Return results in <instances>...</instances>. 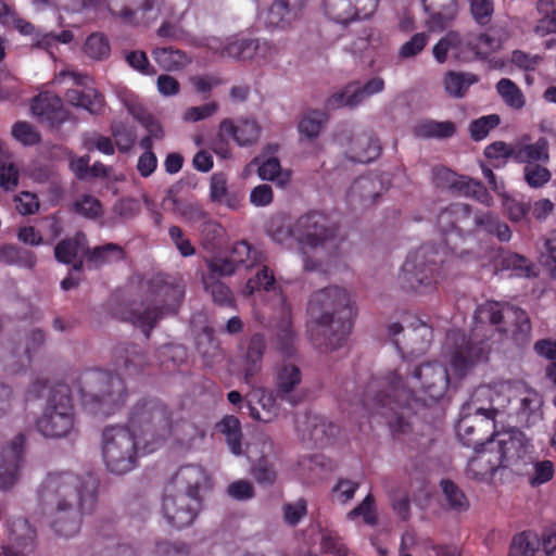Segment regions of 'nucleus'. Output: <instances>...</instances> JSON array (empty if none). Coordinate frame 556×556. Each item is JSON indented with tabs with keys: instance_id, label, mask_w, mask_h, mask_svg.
<instances>
[{
	"instance_id": "obj_1",
	"label": "nucleus",
	"mask_w": 556,
	"mask_h": 556,
	"mask_svg": "<svg viewBox=\"0 0 556 556\" xmlns=\"http://www.w3.org/2000/svg\"><path fill=\"white\" fill-rule=\"evenodd\" d=\"M192 425L174 419L173 412L156 397H142L131 407L127 425H111L102 430L101 450L106 469L125 475L136 468L139 452L150 454L173 440L182 444L192 435Z\"/></svg>"
},
{
	"instance_id": "obj_2",
	"label": "nucleus",
	"mask_w": 556,
	"mask_h": 556,
	"mask_svg": "<svg viewBox=\"0 0 556 556\" xmlns=\"http://www.w3.org/2000/svg\"><path fill=\"white\" fill-rule=\"evenodd\" d=\"M100 481L92 472L78 476L72 471L49 472L39 490L42 509L59 536L78 533L83 515L91 514L98 503Z\"/></svg>"
},
{
	"instance_id": "obj_3",
	"label": "nucleus",
	"mask_w": 556,
	"mask_h": 556,
	"mask_svg": "<svg viewBox=\"0 0 556 556\" xmlns=\"http://www.w3.org/2000/svg\"><path fill=\"white\" fill-rule=\"evenodd\" d=\"M307 313L312 325L308 329L313 344L321 352L341 348L353 328L355 308L343 288L331 286L311 295Z\"/></svg>"
},
{
	"instance_id": "obj_4",
	"label": "nucleus",
	"mask_w": 556,
	"mask_h": 556,
	"mask_svg": "<svg viewBox=\"0 0 556 556\" xmlns=\"http://www.w3.org/2000/svg\"><path fill=\"white\" fill-rule=\"evenodd\" d=\"M185 298V285L176 277L159 273L149 279L144 301L115 311V317L128 321L150 338L157 323L177 315Z\"/></svg>"
},
{
	"instance_id": "obj_5",
	"label": "nucleus",
	"mask_w": 556,
	"mask_h": 556,
	"mask_svg": "<svg viewBox=\"0 0 556 556\" xmlns=\"http://www.w3.org/2000/svg\"><path fill=\"white\" fill-rule=\"evenodd\" d=\"M462 346L456 348L451 355V369L439 362H426L413 371V378L418 380L420 391L430 403L441 401L451 389H456L459 382L481 362L486 361V351L482 342L466 340L462 334Z\"/></svg>"
},
{
	"instance_id": "obj_6",
	"label": "nucleus",
	"mask_w": 556,
	"mask_h": 556,
	"mask_svg": "<svg viewBox=\"0 0 556 556\" xmlns=\"http://www.w3.org/2000/svg\"><path fill=\"white\" fill-rule=\"evenodd\" d=\"M412 391L405 388L403 378L396 370L384 377H374L362 394L359 404L369 414H380L389 418L388 424L394 438L410 431L406 410H412Z\"/></svg>"
},
{
	"instance_id": "obj_7",
	"label": "nucleus",
	"mask_w": 556,
	"mask_h": 556,
	"mask_svg": "<svg viewBox=\"0 0 556 556\" xmlns=\"http://www.w3.org/2000/svg\"><path fill=\"white\" fill-rule=\"evenodd\" d=\"M81 405L90 414L109 416L121 408L128 391L123 378L102 369H88L77 378Z\"/></svg>"
},
{
	"instance_id": "obj_8",
	"label": "nucleus",
	"mask_w": 556,
	"mask_h": 556,
	"mask_svg": "<svg viewBox=\"0 0 556 556\" xmlns=\"http://www.w3.org/2000/svg\"><path fill=\"white\" fill-rule=\"evenodd\" d=\"M446 260L440 248L432 243L420 245L408 254L401 271L399 282L403 290L426 295L438 290L445 278Z\"/></svg>"
},
{
	"instance_id": "obj_9",
	"label": "nucleus",
	"mask_w": 556,
	"mask_h": 556,
	"mask_svg": "<svg viewBox=\"0 0 556 556\" xmlns=\"http://www.w3.org/2000/svg\"><path fill=\"white\" fill-rule=\"evenodd\" d=\"M491 389L485 386L477 388L469 401L463 406L460 417L456 426V433L463 445L467 447H483L494 445L492 432L496 424L498 409L479 405L481 397L488 399Z\"/></svg>"
},
{
	"instance_id": "obj_10",
	"label": "nucleus",
	"mask_w": 556,
	"mask_h": 556,
	"mask_svg": "<svg viewBox=\"0 0 556 556\" xmlns=\"http://www.w3.org/2000/svg\"><path fill=\"white\" fill-rule=\"evenodd\" d=\"M473 320L475 328L468 340L471 339L476 343L479 341L472 337L486 325L494 327L502 334L509 336L516 344H526L530 340L531 321L527 312L520 307L497 301H486L476 308ZM480 342L484 344L482 340Z\"/></svg>"
},
{
	"instance_id": "obj_11",
	"label": "nucleus",
	"mask_w": 556,
	"mask_h": 556,
	"mask_svg": "<svg viewBox=\"0 0 556 556\" xmlns=\"http://www.w3.org/2000/svg\"><path fill=\"white\" fill-rule=\"evenodd\" d=\"M285 231L278 230L273 235L274 240L281 241ZM338 227L330 222L327 215L318 211H311L301 215L286 235L294 237L301 245L304 269L317 270L320 262L307 255L306 249L317 250L328 245H337Z\"/></svg>"
},
{
	"instance_id": "obj_12",
	"label": "nucleus",
	"mask_w": 556,
	"mask_h": 556,
	"mask_svg": "<svg viewBox=\"0 0 556 556\" xmlns=\"http://www.w3.org/2000/svg\"><path fill=\"white\" fill-rule=\"evenodd\" d=\"M36 428L43 437L54 439L77 432L75 408L67 384L58 383L50 390L42 414L36 420Z\"/></svg>"
},
{
	"instance_id": "obj_13",
	"label": "nucleus",
	"mask_w": 556,
	"mask_h": 556,
	"mask_svg": "<svg viewBox=\"0 0 556 556\" xmlns=\"http://www.w3.org/2000/svg\"><path fill=\"white\" fill-rule=\"evenodd\" d=\"M471 223V206L466 203H451L440 210L437 215V226L444 237V244L453 254H457V244H451L450 238L463 241L468 238Z\"/></svg>"
},
{
	"instance_id": "obj_14",
	"label": "nucleus",
	"mask_w": 556,
	"mask_h": 556,
	"mask_svg": "<svg viewBox=\"0 0 556 556\" xmlns=\"http://www.w3.org/2000/svg\"><path fill=\"white\" fill-rule=\"evenodd\" d=\"M201 508L199 500L165 489L162 513L169 527L181 529L192 525Z\"/></svg>"
},
{
	"instance_id": "obj_15",
	"label": "nucleus",
	"mask_w": 556,
	"mask_h": 556,
	"mask_svg": "<svg viewBox=\"0 0 556 556\" xmlns=\"http://www.w3.org/2000/svg\"><path fill=\"white\" fill-rule=\"evenodd\" d=\"M383 89L384 80L381 77H374L364 85L351 81L326 100V109L356 108L367 98L382 92Z\"/></svg>"
},
{
	"instance_id": "obj_16",
	"label": "nucleus",
	"mask_w": 556,
	"mask_h": 556,
	"mask_svg": "<svg viewBox=\"0 0 556 556\" xmlns=\"http://www.w3.org/2000/svg\"><path fill=\"white\" fill-rule=\"evenodd\" d=\"M212 482L205 469L199 465H185L170 478L167 488L203 503L202 493L211 489Z\"/></svg>"
},
{
	"instance_id": "obj_17",
	"label": "nucleus",
	"mask_w": 556,
	"mask_h": 556,
	"mask_svg": "<svg viewBox=\"0 0 556 556\" xmlns=\"http://www.w3.org/2000/svg\"><path fill=\"white\" fill-rule=\"evenodd\" d=\"M25 435L18 433L0 454V490L11 489L20 477L24 465Z\"/></svg>"
},
{
	"instance_id": "obj_18",
	"label": "nucleus",
	"mask_w": 556,
	"mask_h": 556,
	"mask_svg": "<svg viewBox=\"0 0 556 556\" xmlns=\"http://www.w3.org/2000/svg\"><path fill=\"white\" fill-rule=\"evenodd\" d=\"M113 365L125 376H139L153 365L151 358L135 343L122 342L112 351Z\"/></svg>"
},
{
	"instance_id": "obj_19",
	"label": "nucleus",
	"mask_w": 556,
	"mask_h": 556,
	"mask_svg": "<svg viewBox=\"0 0 556 556\" xmlns=\"http://www.w3.org/2000/svg\"><path fill=\"white\" fill-rule=\"evenodd\" d=\"M509 556H556V534L541 540L533 531H523L513 538Z\"/></svg>"
},
{
	"instance_id": "obj_20",
	"label": "nucleus",
	"mask_w": 556,
	"mask_h": 556,
	"mask_svg": "<svg viewBox=\"0 0 556 556\" xmlns=\"http://www.w3.org/2000/svg\"><path fill=\"white\" fill-rule=\"evenodd\" d=\"M9 544L2 546L3 556H26L34 548L36 531L27 519L16 518L7 522Z\"/></svg>"
},
{
	"instance_id": "obj_21",
	"label": "nucleus",
	"mask_w": 556,
	"mask_h": 556,
	"mask_svg": "<svg viewBox=\"0 0 556 556\" xmlns=\"http://www.w3.org/2000/svg\"><path fill=\"white\" fill-rule=\"evenodd\" d=\"M30 109L34 115L49 124L50 127H59L71 116L64 108L62 99L50 91L40 92L35 97Z\"/></svg>"
},
{
	"instance_id": "obj_22",
	"label": "nucleus",
	"mask_w": 556,
	"mask_h": 556,
	"mask_svg": "<svg viewBox=\"0 0 556 556\" xmlns=\"http://www.w3.org/2000/svg\"><path fill=\"white\" fill-rule=\"evenodd\" d=\"M463 49L467 56L465 61L489 60L490 55L503 48L501 37L483 31H469L462 36Z\"/></svg>"
},
{
	"instance_id": "obj_23",
	"label": "nucleus",
	"mask_w": 556,
	"mask_h": 556,
	"mask_svg": "<svg viewBox=\"0 0 556 556\" xmlns=\"http://www.w3.org/2000/svg\"><path fill=\"white\" fill-rule=\"evenodd\" d=\"M428 17L426 26L430 31H443L458 15L457 0H421Z\"/></svg>"
},
{
	"instance_id": "obj_24",
	"label": "nucleus",
	"mask_w": 556,
	"mask_h": 556,
	"mask_svg": "<svg viewBox=\"0 0 556 556\" xmlns=\"http://www.w3.org/2000/svg\"><path fill=\"white\" fill-rule=\"evenodd\" d=\"M481 232L496 237L501 242H508L513 235L509 226L491 211L471 213L468 237H477Z\"/></svg>"
},
{
	"instance_id": "obj_25",
	"label": "nucleus",
	"mask_w": 556,
	"mask_h": 556,
	"mask_svg": "<svg viewBox=\"0 0 556 556\" xmlns=\"http://www.w3.org/2000/svg\"><path fill=\"white\" fill-rule=\"evenodd\" d=\"M302 381V372L296 365L283 363L276 369L275 390L276 396L280 401L287 402L292 406L300 403L301 399L293 394L294 389Z\"/></svg>"
},
{
	"instance_id": "obj_26",
	"label": "nucleus",
	"mask_w": 556,
	"mask_h": 556,
	"mask_svg": "<svg viewBox=\"0 0 556 556\" xmlns=\"http://www.w3.org/2000/svg\"><path fill=\"white\" fill-rule=\"evenodd\" d=\"M473 450L476 455L468 460L466 467L467 477L483 481L492 477L503 466L500 456H496L494 453V445H484Z\"/></svg>"
},
{
	"instance_id": "obj_27",
	"label": "nucleus",
	"mask_w": 556,
	"mask_h": 556,
	"mask_svg": "<svg viewBox=\"0 0 556 556\" xmlns=\"http://www.w3.org/2000/svg\"><path fill=\"white\" fill-rule=\"evenodd\" d=\"M495 273L509 271L516 277H531L534 275L533 263L522 254L500 248L492 257Z\"/></svg>"
},
{
	"instance_id": "obj_28",
	"label": "nucleus",
	"mask_w": 556,
	"mask_h": 556,
	"mask_svg": "<svg viewBox=\"0 0 556 556\" xmlns=\"http://www.w3.org/2000/svg\"><path fill=\"white\" fill-rule=\"evenodd\" d=\"M381 144L371 132L363 131L352 136L348 156L357 163H370L381 154Z\"/></svg>"
},
{
	"instance_id": "obj_29",
	"label": "nucleus",
	"mask_w": 556,
	"mask_h": 556,
	"mask_svg": "<svg viewBox=\"0 0 556 556\" xmlns=\"http://www.w3.org/2000/svg\"><path fill=\"white\" fill-rule=\"evenodd\" d=\"M304 0H275L269 7L265 24L268 28H285L298 18Z\"/></svg>"
},
{
	"instance_id": "obj_30",
	"label": "nucleus",
	"mask_w": 556,
	"mask_h": 556,
	"mask_svg": "<svg viewBox=\"0 0 556 556\" xmlns=\"http://www.w3.org/2000/svg\"><path fill=\"white\" fill-rule=\"evenodd\" d=\"M220 135L231 137L240 147H248L257 141L261 127L254 119H241L235 124L227 118L220 123Z\"/></svg>"
},
{
	"instance_id": "obj_31",
	"label": "nucleus",
	"mask_w": 556,
	"mask_h": 556,
	"mask_svg": "<svg viewBox=\"0 0 556 556\" xmlns=\"http://www.w3.org/2000/svg\"><path fill=\"white\" fill-rule=\"evenodd\" d=\"M494 441V453L500 456L501 464L504 465L505 460L511 458H520L525 452L523 448V433L518 430H511L506 432H492Z\"/></svg>"
},
{
	"instance_id": "obj_32",
	"label": "nucleus",
	"mask_w": 556,
	"mask_h": 556,
	"mask_svg": "<svg viewBox=\"0 0 556 556\" xmlns=\"http://www.w3.org/2000/svg\"><path fill=\"white\" fill-rule=\"evenodd\" d=\"M126 252L124 248L117 243H105L86 251V265L92 269H100L105 265L121 262L125 260Z\"/></svg>"
},
{
	"instance_id": "obj_33",
	"label": "nucleus",
	"mask_w": 556,
	"mask_h": 556,
	"mask_svg": "<svg viewBox=\"0 0 556 556\" xmlns=\"http://www.w3.org/2000/svg\"><path fill=\"white\" fill-rule=\"evenodd\" d=\"M549 143L545 137H540L533 143L515 146L513 160L522 164L549 163Z\"/></svg>"
},
{
	"instance_id": "obj_34",
	"label": "nucleus",
	"mask_w": 556,
	"mask_h": 556,
	"mask_svg": "<svg viewBox=\"0 0 556 556\" xmlns=\"http://www.w3.org/2000/svg\"><path fill=\"white\" fill-rule=\"evenodd\" d=\"M88 239L85 232L77 231L73 237L62 239L54 247L55 260L62 264H72L81 254L86 260Z\"/></svg>"
},
{
	"instance_id": "obj_35",
	"label": "nucleus",
	"mask_w": 556,
	"mask_h": 556,
	"mask_svg": "<svg viewBox=\"0 0 556 556\" xmlns=\"http://www.w3.org/2000/svg\"><path fill=\"white\" fill-rule=\"evenodd\" d=\"M361 0L353 5L351 0H324V11L329 20L348 25L355 20H365L359 12Z\"/></svg>"
},
{
	"instance_id": "obj_36",
	"label": "nucleus",
	"mask_w": 556,
	"mask_h": 556,
	"mask_svg": "<svg viewBox=\"0 0 556 556\" xmlns=\"http://www.w3.org/2000/svg\"><path fill=\"white\" fill-rule=\"evenodd\" d=\"M65 100L71 105L83 108L92 115H100L104 111V97L94 88L68 89L65 92Z\"/></svg>"
},
{
	"instance_id": "obj_37",
	"label": "nucleus",
	"mask_w": 556,
	"mask_h": 556,
	"mask_svg": "<svg viewBox=\"0 0 556 556\" xmlns=\"http://www.w3.org/2000/svg\"><path fill=\"white\" fill-rule=\"evenodd\" d=\"M267 46L266 41L258 39H232L220 50L222 56H229L238 60L251 59L258 54V51Z\"/></svg>"
},
{
	"instance_id": "obj_38",
	"label": "nucleus",
	"mask_w": 556,
	"mask_h": 556,
	"mask_svg": "<svg viewBox=\"0 0 556 556\" xmlns=\"http://www.w3.org/2000/svg\"><path fill=\"white\" fill-rule=\"evenodd\" d=\"M265 349L266 340L264 334L254 333L249 340L245 353L244 378L247 382L261 370Z\"/></svg>"
},
{
	"instance_id": "obj_39",
	"label": "nucleus",
	"mask_w": 556,
	"mask_h": 556,
	"mask_svg": "<svg viewBox=\"0 0 556 556\" xmlns=\"http://www.w3.org/2000/svg\"><path fill=\"white\" fill-rule=\"evenodd\" d=\"M478 80L479 78L476 74L448 71L444 75L443 85L448 96L460 99L465 97L468 89Z\"/></svg>"
},
{
	"instance_id": "obj_40",
	"label": "nucleus",
	"mask_w": 556,
	"mask_h": 556,
	"mask_svg": "<svg viewBox=\"0 0 556 556\" xmlns=\"http://www.w3.org/2000/svg\"><path fill=\"white\" fill-rule=\"evenodd\" d=\"M450 51H453L455 58L462 61L466 60L468 56L463 49L462 36L457 31H448L432 49L433 56L440 64L446 61Z\"/></svg>"
},
{
	"instance_id": "obj_41",
	"label": "nucleus",
	"mask_w": 556,
	"mask_h": 556,
	"mask_svg": "<svg viewBox=\"0 0 556 556\" xmlns=\"http://www.w3.org/2000/svg\"><path fill=\"white\" fill-rule=\"evenodd\" d=\"M152 56L160 67L167 72L184 68L191 61L185 51L172 47L155 48Z\"/></svg>"
},
{
	"instance_id": "obj_42",
	"label": "nucleus",
	"mask_w": 556,
	"mask_h": 556,
	"mask_svg": "<svg viewBox=\"0 0 556 556\" xmlns=\"http://www.w3.org/2000/svg\"><path fill=\"white\" fill-rule=\"evenodd\" d=\"M197 349L207 366H213L224 358V351L219 341L215 338L214 331L210 327L203 329L202 334L198 339Z\"/></svg>"
},
{
	"instance_id": "obj_43",
	"label": "nucleus",
	"mask_w": 556,
	"mask_h": 556,
	"mask_svg": "<svg viewBox=\"0 0 556 556\" xmlns=\"http://www.w3.org/2000/svg\"><path fill=\"white\" fill-rule=\"evenodd\" d=\"M0 263L33 269L37 257L30 250L15 244H0Z\"/></svg>"
},
{
	"instance_id": "obj_44",
	"label": "nucleus",
	"mask_w": 556,
	"mask_h": 556,
	"mask_svg": "<svg viewBox=\"0 0 556 556\" xmlns=\"http://www.w3.org/2000/svg\"><path fill=\"white\" fill-rule=\"evenodd\" d=\"M216 429L225 435L227 445L232 454L242 453V430L240 420L233 415L225 416L217 425Z\"/></svg>"
},
{
	"instance_id": "obj_45",
	"label": "nucleus",
	"mask_w": 556,
	"mask_h": 556,
	"mask_svg": "<svg viewBox=\"0 0 556 556\" xmlns=\"http://www.w3.org/2000/svg\"><path fill=\"white\" fill-rule=\"evenodd\" d=\"M203 285L206 292L212 296L213 302L226 308L236 306V299L230 288L213 275L203 277Z\"/></svg>"
},
{
	"instance_id": "obj_46",
	"label": "nucleus",
	"mask_w": 556,
	"mask_h": 556,
	"mask_svg": "<svg viewBox=\"0 0 556 556\" xmlns=\"http://www.w3.org/2000/svg\"><path fill=\"white\" fill-rule=\"evenodd\" d=\"M434 175L438 181L443 180L450 189L457 191L459 194L468 198H471L473 195V191H476L473 184H480V181L468 176L457 177L454 172L446 167L437 169Z\"/></svg>"
},
{
	"instance_id": "obj_47",
	"label": "nucleus",
	"mask_w": 556,
	"mask_h": 556,
	"mask_svg": "<svg viewBox=\"0 0 556 556\" xmlns=\"http://www.w3.org/2000/svg\"><path fill=\"white\" fill-rule=\"evenodd\" d=\"M456 132V126L451 121L438 122L433 119H427L419 123L414 128V134L418 138H437L445 139L451 138Z\"/></svg>"
},
{
	"instance_id": "obj_48",
	"label": "nucleus",
	"mask_w": 556,
	"mask_h": 556,
	"mask_svg": "<svg viewBox=\"0 0 556 556\" xmlns=\"http://www.w3.org/2000/svg\"><path fill=\"white\" fill-rule=\"evenodd\" d=\"M230 257L236 266L253 267L265 260L262 251L251 245L247 240L238 241L233 244Z\"/></svg>"
},
{
	"instance_id": "obj_49",
	"label": "nucleus",
	"mask_w": 556,
	"mask_h": 556,
	"mask_svg": "<svg viewBox=\"0 0 556 556\" xmlns=\"http://www.w3.org/2000/svg\"><path fill=\"white\" fill-rule=\"evenodd\" d=\"M378 197L379 193L376 191L375 181L368 177L355 179L346 193L350 203L358 201L362 205L375 203Z\"/></svg>"
},
{
	"instance_id": "obj_50",
	"label": "nucleus",
	"mask_w": 556,
	"mask_h": 556,
	"mask_svg": "<svg viewBox=\"0 0 556 556\" xmlns=\"http://www.w3.org/2000/svg\"><path fill=\"white\" fill-rule=\"evenodd\" d=\"M305 422L309 429L308 439L315 444L325 445L330 442V438L336 434L338 427L319 416H305Z\"/></svg>"
},
{
	"instance_id": "obj_51",
	"label": "nucleus",
	"mask_w": 556,
	"mask_h": 556,
	"mask_svg": "<svg viewBox=\"0 0 556 556\" xmlns=\"http://www.w3.org/2000/svg\"><path fill=\"white\" fill-rule=\"evenodd\" d=\"M548 163L528 164L522 168L525 182L531 189H541L552 179V173L547 168Z\"/></svg>"
},
{
	"instance_id": "obj_52",
	"label": "nucleus",
	"mask_w": 556,
	"mask_h": 556,
	"mask_svg": "<svg viewBox=\"0 0 556 556\" xmlns=\"http://www.w3.org/2000/svg\"><path fill=\"white\" fill-rule=\"evenodd\" d=\"M277 400H279V397L276 396V390L274 393L263 392L258 403L261 404L264 413L262 414L256 407L249 404L248 407L250 416L253 419L262 422H270L279 412V408L276 404Z\"/></svg>"
},
{
	"instance_id": "obj_53",
	"label": "nucleus",
	"mask_w": 556,
	"mask_h": 556,
	"mask_svg": "<svg viewBox=\"0 0 556 556\" xmlns=\"http://www.w3.org/2000/svg\"><path fill=\"white\" fill-rule=\"evenodd\" d=\"M85 53L93 60H104L109 58L111 47L108 37L102 33H92L84 43Z\"/></svg>"
},
{
	"instance_id": "obj_54",
	"label": "nucleus",
	"mask_w": 556,
	"mask_h": 556,
	"mask_svg": "<svg viewBox=\"0 0 556 556\" xmlns=\"http://www.w3.org/2000/svg\"><path fill=\"white\" fill-rule=\"evenodd\" d=\"M210 197L215 203L226 204L228 207L235 208V199L229 194L227 188V178L223 173H215L211 177Z\"/></svg>"
},
{
	"instance_id": "obj_55",
	"label": "nucleus",
	"mask_w": 556,
	"mask_h": 556,
	"mask_svg": "<svg viewBox=\"0 0 556 556\" xmlns=\"http://www.w3.org/2000/svg\"><path fill=\"white\" fill-rule=\"evenodd\" d=\"M326 119L327 115L325 112L318 110L309 111L300 121L299 131L308 139L317 138Z\"/></svg>"
},
{
	"instance_id": "obj_56",
	"label": "nucleus",
	"mask_w": 556,
	"mask_h": 556,
	"mask_svg": "<svg viewBox=\"0 0 556 556\" xmlns=\"http://www.w3.org/2000/svg\"><path fill=\"white\" fill-rule=\"evenodd\" d=\"M496 91L504 102L514 109L525 105V98L518 86L509 78H502L496 84Z\"/></svg>"
},
{
	"instance_id": "obj_57",
	"label": "nucleus",
	"mask_w": 556,
	"mask_h": 556,
	"mask_svg": "<svg viewBox=\"0 0 556 556\" xmlns=\"http://www.w3.org/2000/svg\"><path fill=\"white\" fill-rule=\"evenodd\" d=\"M346 517L352 521L362 517L366 525L376 526L378 523V514L374 495L367 494L355 508L348 513Z\"/></svg>"
},
{
	"instance_id": "obj_58",
	"label": "nucleus",
	"mask_w": 556,
	"mask_h": 556,
	"mask_svg": "<svg viewBox=\"0 0 556 556\" xmlns=\"http://www.w3.org/2000/svg\"><path fill=\"white\" fill-rule=\"evenodd\" d=\"M320 549L332 556H348L349 548L337 531L324 529L320 532Z\"/></svg>"
},
{
	"instance_id": "obj_59",
	"label": "nucleus",
	"mask_w": 556,
	"mask_h": 556,
	"mask_svg": "<svg viewBox=\"0 0 556 556\" xmlns=\"http://www.w3.org/2000/svg\"><path fill=\"white\" fill-rule=\"evenodd\" d=\"M111 134L119 152L127 153L131 150L136 140L134 128L123 122H114L111 125Z\"/></svg>"
},
{
	"instance_id": "obj_60",
	"label": "nucleus",
	"mask_w": 556,
	"mask_h": 556,
	"mask_svg": "<svg viewBox=\"0 0 556 556\" xmlns=\"http://www.w3.org/2000/svg\"><path fill=\"white\" fill-rule=\"evenodd\" d=\"M442 491L448 506L457 511H465L469 508V502L464 492L451 480L441 481Z\"/></svg>"
},
{
	"instance_id": "obj_61",
	"label": "nucleus",
	"mask_w": 556,
	"mask_h": 556,
	"mask_svg": "<svg viewBox=\"0 0 556 556\" xmlns=\"http://www.w3.org/2000/svg\"><path fill=\"white\" fill-rule=\"evenodd\" d=\"M295 332L290 318L282 319L277 333L278 348L280 352L290 357L295 352Z\"/></svg>"
},
{
	"instance_id": "obj_62",
	"label": "nucleus",
	"mask_w": 556,
	"mask_h": 556,
	"mask_svg": "<svg viewBox=\"0 0 556 556\" xmlns=\"http://www.w3.org/2000/svg\"><path fill=\"white\" fill-rule=\"evenodd\" d=\"M251 475L262 485H273L277 480L275 466L265 456L258 458L252 466Z\"/></svg>"
},
{
	"instance_id": "obj_63",
	"label": "nucleus",
	"mask_w": 556,
	"mask_h": 556,
	"mask_svg": "<svg viewBox=\"0 0 556 556\" xmlns=\"http://www.w3.org/2000/svg\"><path fill=\"white\" fill-rule=\"evenodd\" d=\"M500 123L501 118L497 114L485 115L472 121L469 125L471 139L475 141L483 140Z\"/></svg>"
},
{
	"instance_id": "obj_64",
	"label": "nucleus",
	"mask_w": 556,
	"mask_h": 556,
	"mask_svg": "<svg viewBox=\"0 0 556 556\" xmlns=\"http://www.w3.org/2000/svg\"><path fill=\"white\" fill-rule=\"evenodd\" d=\"M256 290L274 291L276 290V278L273 271L267 267L263 266L255 275L254 278H250L245 286L248 294H253Z\"/></svg>"
}]
</instances>
